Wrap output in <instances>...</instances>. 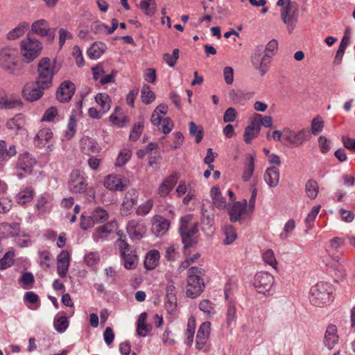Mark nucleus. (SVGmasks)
<instances>
[{
	"instance_id": "nucleus-1",
	"label": "nucleus",
	"mask_w": 355,
	"mask_h": 355,
	"mask_svg": "<svg viewBox=\"0 0 355 355\" xmlns=\"http://www.w3.org/2000/svg\"><path fill=\"white\" fill-rule=\"evenodd\" d=\"M38 76L35 81L27 83L23 87V97L31 102L40 99L44 92V58L38 63Z\"/></svg>"
},
{
	"instance_id": "nucleus-2",
	"label": "nucleus",
	"mask_w": 355,
	"mask_h": 355,
	"mask_svg": "<svg viewBox=\"0 0 355 355\" xmlns=\"http://www.w3.org/2000/svg\"><path fill=\"white\" fill-rule=\"evenodd\" d=\"M204 270L198 267H191L188 271L186 293L187 297L196 298L203 291L205 284L201 278Z\"/></svg>"
},
{
	"instance_id": "nucleus-3",
	"label": "nucleus",
	"mask_w": 355,
	"mask_h": 355,
	"mask_svg": "<svg viewBox=\"0 0 355 355\" xmlns=\"http://www.w3.org/2000/svg\"><path fill=\"white\" fill-rule=\"evenodd\" d=\"M333 288L330 284L318 282L310 290V302L315 306H322L331 300Z\"/></svg>"
},
{
	"instance_id": "nucleus-4",
	"label": "nucleus",
	"mask_w": 355,
	"mask_h": 355,
	"mask_svg": "<svg viewBox=\"0 0 355 355\" xmlns=\"http://www.w3.org/2000/svg\"><path fill=\"white\" fill-rule=\"evenodd\" d=\"M21 55L23 60L29 63L37 58L43 48L42 42L33 38L30 34L21 43Z\"/></svg>"
},
{
	"instance_id": "nucleus-5",
	"label": "nucleus",
	"mask_w": 355,
	"mask_h": 355,
	"mask_svg": "<svg viewBox=\"0 0 355 355\" xmlns=\"http://www.w3.org/2000/svg\"><path fill=\"white\" fill-rule=\"evenodd\" d=\"M17 49L6 47L0 50V66L10 73L13 74L19 62Z\"/></svg>"
},
{
	"instance_id": "nucleus-6",
	"label": "nucleus",
	"mask_w": 355,
	"mask_h": 355,
	"mask_svg": "<svg viewBox=\"0 0 355 355\" xmlns=\"http://www.w3.org/2000/svg\"><path fill=\"white\" fill-rule=\"evenodd\" d=\"M261 45L256 46L251 55V62L254 69L259 71L261 76H264L270 69L272 58L264 53Z\"/></svg>"
},
{
	"instance_id": "nucleus-7",
	"label": "nucleus",
	"mask_w": 355,
	"mask_h": 355,
	"mask_svg": "<svg viewBox=\"0 0 355 355\" xmlns=\"http://www.w3.org/2000/svg\"><path fill=\"white\" fill-rule=\"evenodd\" d=\"M299 17V5L297 2L286 4L281 10V18L287 26L288 31L291 33L294 30Z\"/></svg>"
},
{
	"instance_id": "nucleus-8",
	"label": "nucleus",
	"mask_w": 355,
	"mask_h": 355,
	"mask_svg": "<svg viewBox=\"0 0 355 355\" xmlns=\"http://www.w3.org/2000/svg\"><path fill=\"white\" fill-rule=\"evenodd\" d=\"M309 132L304 128L298 131L290 128L283 130V140L286 144L292 145L293 147L302 146L309 139Z\"/></svg>"
},
{
	"instance_id": "nucleus-9",
	"label": "nucleus",
	"mask_w": 355,
	"mask_h": 355,
	"mask_svg": "<svg viewBox=\"0 0 355 355\" xmlns=\"http://www.w3.org/2000/svg\"><path fill=\"white\" fill-rule=\"evenodd\" d=\"M274 284V277L266 272H257L253 280V286L256 291L261 294L266 295Z\"/></svg>"
},
{
	"instance_id": "nucleus-10",
	"label": "nucleus",
	"mask_w": 355,
	"mask_h": 355,
	"mask_svg": "<svg viewBox=\"0 0 355 355\" xmlns=\"http://www.w3.org/2000/svg\"><path fill=\"white\" fill-rule=\"evenodd\" d=\"M87 182L80 170H73L69 175L68 188L73 193H82L86 191Z\"/></svg>"
},
{
	"instance_id": "nucleus-11",
	"label": "nucleus",
	"mask_w": 355,
	"mask_h": 355,
	"mask_svg": "<svg viewBox=\"0 0 355 355\" xmlns=\"http://www.w3.org/2000/svg\"><path fill=\"white\" fill-rule=\"evenodd\" d=\"M211 332V323L209 322H205L202 323L198 330L196 346L199 350L207 352L209 347L207 345V340L209 338Z\"/></svg>"
},
{
	"instance_id": "nucleus-12",
	"label": "nucleus",
	"mask_w": 355,
	"mask_h": 355,
	"mask_svg": "<svg viewBox=\"0 0 355 355\" xmlns=\"http://www.w3.org/2000/svg\"><path fill=\"white\" fill-rule=\"evenodd\" d=\"M118 227L117 221L112 220L96 228L92 234V238L95 242L103 241L108 239Z\"/></svg>"
},
{
	"instance_id": "nucleus-13",
	"label": "nucleus",
	"mask_w": 355,
	"mask_h": 355,
	"mask_svg": "<svg viewBox=\"0 0 355 355\" xmlns=\"http://www.w3.org/2000/svg\"><path fill=\"white\" fill-rule=\"evenodd\" d=\"M76 91V86L71 80H64L58 87L56 92V98L60 103H64L71 101Z\"/></svg>"
},
{
	"instance_id": "nucleus-14",
	"label": "nucleus",
	"mask_w": 355,
	"mask_h": 355,
	"mask_svg": "<svg viewBox=\"0 0 355 355\" xmlns=\"http://www.w3.org/2000/svg\"><path fill=\"white\" fill-rule=\"evenodd\" d=\"M179 174L177 172H173L165 178L158 187L157 194L159 196L163 198L167 196L177 184Z\"/></svg>"
},
{
	"instance_id": "nucleus-15",
	"label": "nucleus",
	"mask_w": 355,
	"mask_h": 355,
	"mask_svg": "<svg viewBox=\"0 0 355 355\" xmlns=\"http://www.w3.org/2000/svg\"><path fill=\"white\" fill-rule=\"evenodd\" d=\"M139 194L136 189L129 190L125 195L121 205V212L123 215L130 214L132 207L137 204Z\"/></svg>"
},
{
	"instance_id": "nucleus-16",
	"label": "nucleus",
	"mask_w": 355,
	"mask_h": 355,
	"mask_svg": "<svg viewBox=\"0 0 355 355\" xmlns=\"http://www.w3.org/2000/svg\"><path fill=\"white\" fill-rule=\"evenodd\" d=\"M37 165L35 158L28 153L21 154L17 162V168L22 170L25 173H32L34 168Z\"/></svg>"
},
{
	"instance_id": "nucleus-17",
	"label": "nucleus",
	"mask_w": 355,
	"mask_h": 355,
	"mask_svg": "<svg viewBox=\"0 0 355 355\" xmlns=\"http://www.w3.org/2000/svg\"><path fill=\"white\" fill-rule=\"evenodd\" d=\"M128 233L134 238L140 239L145 233L146 227L140 220L133 219L130 220L127 224Z\"/></svg>"
},
{
	"instance_id": "nucleus-18",
	"label": "nucleus",
	"mask_w": 355,
	"mask_h": 355,
	"mask_svg": "<svg viewBox=\"0 0 355 355\" xmlns=\"http://www.w3.org/2000/svg\"><path fill=\"white\" fill-rule=\"evenodd\" d=\"M58 273L61 277L66 276L70 262V254L68 251L62 250L58 256L57 259Z\"/></svg>"
},
{
	"instance_id": "nucleus-19",
	"label": "nucleus",
	"mask_w": 355,
	"mask_h": 355,
	"mask_svg": "<svg viewBox=\"0 0 355 355\" xmlns=\"http://www.w3.org/2000/svg\"><path fill=\"white\" fill-rule=\"evenodd\" d=\"M254 92H245L243 90H231L229 93L230 98L235 103L244 105L254 96Z\"/></svg>"
},
{
	"instance_id": "nucleus-20",
	"label": "nucleus",
	"mask_w": 355,
	"mask_h": 355,
	"mask_svg": "<svg viewBox=\"0 0 355 355\" xmlns=\"http://www.w3.org/2000/svg\"><path fill=\"white\" fill-rule=\"evenodd\" d=\"M247 205L246 200L234 202L229 211L230 221L232 223L239 221L243 213L247 208Z\"/></svg>"
},
{
	"instance_id": "nucleus-21",
	"label": "nucleus",
	"mask_w": 355,
	"mask_h": 355,
	"mask_svg": "<svg viewBox=\"0 0 355 355\" xmlns=\"http://www.w3.org/2000/svg\"><path fill=\"white\" fill-rule=\"evenodd\" d=\"M166 292V307L168 311H173L177 305V297L175 295V286L172 281L168 282Z\"/></svg>"
},
{
	"instance_id": "nucleus-22",
	"label": "nucleus",
	"mask_w": 355,
	"mask_h": 355,
	"mask_svg": "<svg viewBox=\"0 0 355 355\" xmlns=\"http://www.w3.org/2000/svg\"><path fill=\"white\" fill-rule=\"evenodd\" d=\"M260 132L259 123L257 118H254L250 125H248L244 131L243 139L245 143L250 144L251 141L257 137Z\"/></svg>"
},
{
	"instance_id": "nucleus-23",
	"label": "nucleus",
	"mask_w": 355,
	"mask_h": 355,
	"mask_svg": "<svg viewBox=\"0 0 355 355\" xmlns=\"http://www.w3.org/2000/svg\"><path fill=\"white\" fill-rule=\"evenodd\" d=\"M338 338L339 337L337 334L336 326L334 324H329L327 327L324 334V343L325 346L329 349L334 348V347L338 343Z\"/></svg>"
},
{
	"instance_id": "nucleus-24",
	"label": "nucleus",
	"mask_w": 355,
	"mask_h": 355,
	"mask_svg": "<svg viewBox=\"0 0 355 355\" xmlns=\"http://www.w3.org/2000/svg\"><path fill=\"white\" fill-rule=\"evenodd\" d=\"M81 151L86 155L97 153L100 151V147L96 141L88 137H84L80 140Z\"/></svg>"
},
{
	"instance_id": "nucleus-25",
	"label": "nucleus",
	"mask_w": 355,
	"mask_h": 355,
	"mask_svg": "<svg viewBox=\"0 0 355 355\" xmlns=\"http://www.w3.org/2000/svg\"><path fill=\"white\" fill-rule=\"evenodd\" d=\"M263 178L270 187H276L279 181V171L276 166L269 167L266 169Z\"/></svg>"
},
{
	"instance_id": "nucleus-26",
	"label": "nucleus",
	"mask_w": 355,
	"mask_h": 355,
	"mask_svg": "<svg viewBox=\"0 0 355 355\" xmlns=\"http://www.w3.org/2000/svg\"><path fill=\"white\" fill-rule=\"evenodd\" d=\"M103 185L111 191H123L124 184L121 180L116 175H110L103 181Z\"/></svg>"
},
{
	"instance_id": "nucleus-27",
	"label": "nucleus",
	"mask_w": 355,
	"mask_h": 355,
	"mask_svg": "<svg viewBox=\"0 0 355 355\" xmlns=\"http://www.w3.org/2000/svg\"><path fill=\"white\" fill-rule=\"evenodd\" d=\"M60 65L54 61L51 64L50 60L46 58V87L51 85V80L55 74L60 70Z\"/></svg>"
},
{
	"instance_id": "nucleus-28",
	"label": "nucleus",
	"mask_w": 355,
	"mask_h": 355,
	"mask_svg": "<svg viewBox=\"0 0 355 355\" xmlns=\"http://www.w3.org/2000/svg\"><path fill=\"white\" fill-rule=\"evenodd\" d=\"M106 48L107 46L103 42H96L87 49V55L91 59L96 60L105 53Z\"/></svg>"
},
{
	"instance_id": "nucleus-29",
	"label": "nucleus",
	"mask_w": 355,
	"mask_h": 355,
	"mask_svg": "<svg viewBox=\"0 0 355 355\" xmlns=\"http://www.w3.org/2000/svg\"><path fill=\"white\" fill-rule=\"evenodd\" d=\"M159 260V251L157 250H150L146 255L144 266L147 270H153L157 266Z\"/></svg>"
},
{
	"instance_id": "nucleus-30",
	"label": "nucleus",
	"mask_w": 355,
	"mask_h": 355,
	"mask_svg": "<svg viewBox=\"0 0 355 355\" xmlns=\"http://www.w3.org/2000/svg\"><path fill=\"white\" fill-rule=\"evenodd\" d=\"M210 196L213 202L214 205L219 209H222L226 207V200L223 197L220 189L218 187H214L210 191Z\"/></svg>"
},
{
	"instance_id": "nucleus-31",
	"label": "nucleus",
	"mask_w": 355,
	"mask_h": 355,
	"mask_svg": "<svg viewBox=\"0 0 355 355\" xmlns=\"http://www.w3.org/2000/svg\"><path fill=\"white\" fill-rule=\"evenodd\" d=\"M21 106L22 102L20 99L8 97L7 95L0 96V109H13Z\"/></svg>"
},
{
	"instance_id": "nucleus-32",
	"label": "nucleus",
	"mask_w": 355,
	"mask_h": 355,
	"mask_svg": "<svg viewBox=\"0 0 355 355\" xmlns=\"http://www.w3.org/2000/svg\"><path fill=\"white\" fill-rule=\"evenodd\" d=\"M17 154V150L15 145H10L7 148L6 143L4 140H0V162L7 160Z\"/></svg>"
},
{
	"instance_id": "nucleus-33",
	"label": "nucleus",
	"mask_w": 355,
	"mask_h": 355,
	"mask_svg": "<svg viewBox=\"0 0 355 355\" xmlns=\"http://www.w3.org/2000/svg\"><path fill=\"white\" fill-rule=\"evenodd\" d=\"M29 28V23L22 21L19 25L9 31L7 34V39L10 40H15L22 36Z\"/></svg>"
},
{
	"instance_id": "nucleus-34",
	"label": "nucleus",
	"mask_w": 355,
	"mask_h": 355,
	"mask_svg": "<svg viewBox=\"0 0 355 355\" xmlns=\"http://www.w3.org/2000/svg\"><path fill=\"white\" fill-rule=\"evenodd\" d=\"M147 318L146 313L144 312L140 314L137 320V332L141 337H145L150 331L151 327L146 323Z\"/></svg>"
},
{
	"instance_id": "nucleus-35",
	"label": "nucleus",
	"mask_w": 355,
	"mask_h": 355,
	"mask_svg": "<svg viewBox=\"0 0 355 355\" xmlns=\"http://www.w3.org/2000/svg\"><path fill=\"white\" fill-rule=\"evenodd\" d=\"M247 159L248 162L245 165L243 173L242 175V179L245 182H248L254 173L255 156L248 154L247 155Z\"/></svg>"
},
{
	"instance_id": "nucleus-36",
	"label": "nucleus",
	"mask_w": 355,
	"mask_h": 355,
	"mask_svg": "<svg viewBox=\"0 0 355 355\" xmlns=\"http://www.w3.org/2000/svg\"><path fill=\"white\" fill-rule=\"evenodd\" d=\"M169 225L170 223L168 220L160 218L153 224V230L157 236H162L166 232Z\"/></svg>"
},
{
	"instance_id": "nucleus-37",
	"label": "nucleus",
	"mask_w": 355,
	"mask_h": 355,
	"mask_svg": "<svg viewBox=\"0 0 355 355\" xmlns=\"http://www.w3.org/2000/svg\"><path fill=\"white\" fill-rule=\"evenodd\" d=\"M139 6L145 15L152 17L155 13L157 4L155 0H141Z\"/></svg>"
},
{
	"instance_id": "nucleus-38",
	"label": "nucleus",
	"mask_w": 355,
	"mask_h": 355,
	"mask_svg": "<svg viewBox=\"0 0 355 355\" xmlns=\"http://www.w3.org/2000/svg\"><path fill=\"white\" fill-rule=\"evenodd\" d=\"M53 326L58 332H64L69 327L67 318L64 315H57L54 318Z\"/></svg>"
},
{
	"instance_id": "nucleus-39",
	"label": "nucleus",
	"mask_w": 355,
	"mask_h": 355,
	"mask_svg": "<svg viewBox=\"0 0 355 355\" xmlns=\"http://www.w3.org/2000/svg\"><path fill=\"white\" fill-rule=\"evenodd\" d=\"M95 101L101 107L103 113L107 112L110 109V98L107 94L99 93L96 94Z\"/></svg>"
},
{
	"instance_id": "nucleus-40",
	"label": "nucleus",
	"mask_w": 355,
	"mask_h": 355,
	"mask_svg": "<svg viewBox=\"0 0 355 355\" xmlns=\"http://www.w3.org/2000/svg\"><path fill=\"white\" fill-rule=\"evenodd\" d=\"M95 223H102L107 220L109 215L107 211L100 207L95 208L91 213Z\"/></svg>"
},
{
	"instance_id": "nucleus-41",
	"label": "nucleus",
	"mask_w": 355,
	"mask_h": 355,
	"mask_svg": "<svg viewBox=\"0 0 355 355\" xmlns=\"http://www.w3.org/2000/svg\"><path fill=\"white\" fill-rule=\"evenodd\" d=\"M305 191L307 196L311 199H315L318 193L319 187L318 182L313 179L308 180L306 184Z\"/></svg>"
},
{
	"instance_id": "nucleus-42",
	"label": "nucleus",
	"mask_w": 355,
	"mask_h": 355,
	"mask_svg": "<svg viewBox=\"0 0 355 355\" xmlns=\"http://www.w3.org/2000/svg\"><path fill=\"white\" fill-rule=\"evenodd\" d=\"M223 230L225 235L224 243L226 245L232 243L237 237L234 227L232 225H226L223 227Z\"/></svg>"
},
{
	"instance_id": "nucleus-43",
	"label": "nucleus",
	"mask_w": 355,
	"mask_h": 355,
	"mask_svg": "<svg viewBox=\"0 0 355 355\" xmlns=\"http://www.w3.org/2000/svg\"><path fill=\"white\" fill-rule=\"evenodd\" d=\"M124 261V267L128 270L135 269L137 265V257L132 252L121 256Z\"/></svg>"
},
{
	"instance_id": "nucleus-44",
	"label": "nucleus",
	"mask_w": 355,
	"mask_h": 355,
	"mask_svg": "<svg viewBox=\"0 0 355 355\" xmlns=\"http://www.w3.org/2000/svg\"><path fill=\"white\" fill-rule=\"evenodd\" d=\"M141 98L142 102L144 103L145 104H150L155 100V94L150 89V87L148 85H144L142 87L141 92Z\"/></svg>"
},
{
	"instance_id": "nucleus-45",
	"label": "nucleus",
	"mask_w": 355,
	"mask_h": 355,
	"mask_svg": "<svg viewBox=\"0 0 355 355\" xmlns=\"http://www.w3.org/2000/svg\"><path fill=\"white\" fill-rule=\"evenodd\" d=\"M131 156L132 150L130 148H125L122 149L117 157L116 165L117 166L125 165L130 160Z\"/></svg>"
},
{
	"instance_id": "nucleus-46",
	"label": "nucleus",
	"mask_w": 355,
	"mask_h": 355,
	"mask_svg": "<svg viewBox=\"0 0 355 355\" xmlns=\"http://www.w3.org/2000/svg\"><path fill=\"white\" fill-rule=\"evenodd\" d=\"M117 234L119 236L117 244L119 245L121 256L130 252L131 251L130 250V245L125 241L126 236L121 231L117 232Z\"/></svg>"
},
{
	"instance_id": "nucleus-47",
	"label": "nucleus",
	"mask_w": 355,
	"mask_h": 355,
	"mask_svg": "<svg viewBox=\"0 0 355 355\" xmlns=\"http://www.w3.org/2000/svg\"><path fill=\"white\" fill-rule=\"evenodd\" d=\"M24 123L22 114H17L7 122V127L12 130H20L24 127Z\"/></svg>"
},
{
	"instance_id": "nucleus-48",
	"label": "nucleus",
	"mask_w": 355,
	"mask_h": 355,
	"mask_svg": "<svg viewBox=\"0 0 355 355\" xmlns=\"http://www.w3.org/2000/svg\"><path fill=\"white\" fill-rule=\"evenodd\" d=\"M295 220L293 219L288 220L284 225L283 230L279 234V237H280L281 240H282V241L286 240L290 236L291 233L295 230Z\"/></svg>"
},
{
	"instance_id": "nucleus-49",
	"label": "nucleus",
	"mask_w": 355,
	"mask_h": 355,
	"mask_svg": "<svg viewBox=\"0 0 355 355\" xmlns=\"http://www.w3.org/2000/svg\"><path fill=\"white\" fill-rule=\"evenodd\" d=\"M32 36L33 34H35L40 36H44V20L40 19L33 23L31 26V30L28 33Z\"/></svg>"
},
{
	"instance_id": "nucleus-50",
	"label": "nucleus",
	"mask_w": 355,
	"mask_h": 355,
	"mask_svg": "<svg viewBox=\"0 0 355 355\" xmlns=\"http://www.w3.org/2000/svg\"><path fill=\"white\" fill-rule=\"evenodd\" d=\"M14 257L15 254L13 252H7L0 259V270H3L10 267L13 264Z\"/></svg>"
},
{
	"instance_id": "nucleus-51",
	"label": "nucleus",
	"mask_w": 355,
	"mask_h": 355,
	"mask_svg": "<svg viewBox=\"0 0 355 355\" xmlns=\"http://www.w3.org/2000/svg\"><path fill=\"white\" fill-rule=\"evenodd\" d=\"M263 261L272 266L273 268L277 269V261L275 256L274 252L271 249L265 251L262 254Z\"/></svg>"
},
{
	"instance_id": "nucleus-52",
	"label": "nucleus",
	"mask_w": 355,
	"mask_h": 355,
	"mask_svg": "<svg viewBox=\"0 0 355 355\" xmlns=\"http://www.w3.org/2000/svg\"><path fill=\"white\" fill-rule=\"evenodd\" d=\"M153 207V201L151 199L146 200L140 205L136 209V214L138 216H144L147 215Z\"/></svg>"
},
{
	"instance_id": "nucleus-53",
	"label": "nucleus",
	"mask_w": 355,
	"mask_h": 355,
	"mask_svg": "<svg viewBox=\"0 0 355 355\" xmlns=\"http://www.w3.org/2000/svg\"><path fill=\"white\" fill-rule=\"evenodd\" d=\"M1 226L3 227L4 230L8 232V236H15L19 234L20 227L19 224L17 223H13L11 224L5 223H2Z\"/></svg>"
},
{
	"instance_id": "nucleus-54",
	"label": "nucleus",
	"mask_w": 355,
	"mask_h": 355,
	"mask_svg": "<svg viewBox=\"0 0 355 355\" xmlns=\"http://www.w3.org/2000/svg\"><path fill=\"white\" fill-rule=\"evenodd\" d=\"M144 129V121H140L135 123L130 132L129 138L132 141H137L142 133Z\"/></svg>"
},
{
	"instance_id": "nucleus-55",
	"label": "nucleus",
	"mask_w": 355,
	"mask_h": 355,
	"mask_svg": "<svg viewBox=\"0 0 355 355\" xmlns=\"http://www.w3.org/2000/svg\"><path fill=\"white\" fill-rule=\"evenodd\" d=\"M320 210V206L313 207L307 217L305 219L306 226L308 229L312 228L313 226V222L315 221L316 216H318L319 211Z\"/></svg>"
},
{
	"instance_id": "nucleus-56",
	"label": "nucleus",
	"mask_w": 355,
	"mask_h": 355,
	"mask_svg": "<svg viewBox=\"0 0 355 355\" xmlns=\"http://www.w3.org/2000/svg\"><path fill=\"white\" fill-rule=\"evenodd\" d=\"M33 199V191L24 190L19 192L16 196V200L19 204L25 205Z\"/></svg>"
},
{
	"instance_id": "nucleus-57",
	"label": "nucleus",
	"mask_w": 355,
	"mask_h": 355,
	"mask_svg": "<svg viewBox=\"0 0 355 355\" xmlns=\"http://www.w3.org/2000/svg\"><path fill=\"white\" fill-rule=\"evenodd\" d=\"M76 132V120L74 116H71L67 124V128L65 132V137L67 139H71Z\"/></svg>"
},
{
	"instance_id": "nucleus-58",
	"label": "nucleus",
	"mask_w": 355,
	"mask_h": 355,
	"mask_svg": "<svg viewBox=\"0 0 355 355\" xmlns=\"http://www.w3.org/2000/svg\"><path fill=\"white\" fill-rule=\"evenodd\" d=\"M179 58V49H174L173 50V54L164 53L163 55L164 60L171 67H173L176 64L178 59Z\"/></svg>"
},
{
	"instance_id": "nucleus-59",
	"label": "nucleus",
	"mask_w": 355,
	"mask_h": 355,
	"mask_svg": "<svg viewBox=\"0 0 355 355\" xmlns=\"http://www.w3.org/2000/svg\"><path fill=\"white\" fill-rule=\"evenodd\" d=\"M278 49V42L277 40H271L263 49V53L270 55L272 58L275 55Z\"/></svg>"
},
{
	"instance_id": "nucleus-60",
	"label": "nucleus",
	"mask_w": 355,
	"mask_h": 355,
	"mask_svg": "<svg viewBox=\"0 0 355 355\" xmlns=\"http://www.w3.org/2000/svg\"><path fill=\"white\" fill-rule=\"evenodd\" d=\"M345 245V239L340 237H334L330 241V251L334 254L338 252L341 247Z\"/></svg>"
},
{
	"instance_id": "nucleus-61",
	"label": "nucleus",
	"mask_w": 355,
	"mask_h": 355,
	"mask_svg": "<svg viewBox=\"0 0 355 355\" xmlns=\"http://www.w3.org/2000/svg\"><path fill=\"white\" fill-rule=\"evenodd\" d=\"M19 282L23 284L24 288H29L34 282V276L31 272H24L22 273Z\"/></svg>"
},
{
	"instance_id": "nucleus-62",
	"label": "nucleus",
	"mask_w": 355,
	"mask_h": 355,
	"mask_svg": "<svg viewBox=\"0 0 355 355\" xmlns=\"http://www.w3.org/2000/svg\"><path fill=\"white\" fill-rule=\"evenodd\" d=\"M72 55L75 58L76 65L78 67L84 66L85 60L83 56V53L78 46L76 45L73 47Z\"/></svg>"
},
{
	"instance_id": "nucleus-63",
	"label": "nucleus",
	"mask_w": 355,
	"mask_h": 355,
	"mask_svg": "<svg viewBox=\"0 0 355 355\" xmlns=\"http://www.w3.org/2000/svg\"><path fill=\"white\" fill-rule=\"evenodd\" d=\"M199 309L207 315H211L214 313V304L208 300H202L199 304Z\"/></svg>"
},
{
	"instance_id": "nucleus-64",
	"label": "nucleus",
	"mask_w": 355,
	"mask_h": 355,
	"mask_svg": "<svg viewBox=\"0 0 355 355\" xmlns=\"http://www.w3.org/2000/svg\"><path fill=\"white\" fill-rule=\"evenodd\" d=\"M184 248H188L195 243V236L188 232V230L180 233Z\"/></svg>"
}]
</instances>
